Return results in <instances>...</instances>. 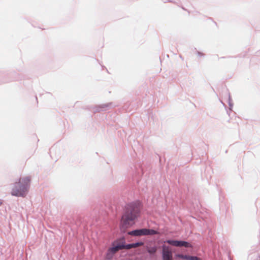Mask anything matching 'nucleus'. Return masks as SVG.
I'll use <instances>...</instances> for the list:
<instances>
[{"instance_id": "12", "label": "nucleus", "mask_w": 260, "mask_h": 260, "mask_svg": "<svg viewBox=\"0 0 260 260\" xmlns=\"http://www.w3.org/2000/svg\"><path fill=\"white\" fill-rule=\"evenodd\" d=\"M257 259L258 260H259V256L258 255L257 256Z\"/></svg>"}, {"instance_id": "6", "label": "nucleus", "mask_w": 260, "mask_h": 260, "mask_svg": "<svg viewBox=\"0 0 260 260\" xmlns=\"http://www.w3.org/2000/svg\"><path fill=\"white\" fill-rule=\"evenodd\" d=\"M123 247H122V245H118L116 246L113 247L109 249V251L112 252L113 253H115L117 251H118L119 250L122 249V248Z\"/></svg>"}, {"instance_id": "3", "label": "nucleus", "mask_w": 260, "mask_h": 260, "mask_svg": "<svg viewBox=\"0 0 260 260\" xmlns=\"http://www.w3.org/2000/svg\"><path fill=\"white\" fill-rule=\"evenodd\" d=\"M158 232L154 230L142 229L129 232L128 234L134 236H140L144 235H153L157 234Z\"/></svg>"}, {"instance_id": "8", "label": "nucleus", "mask_w": 260, "mask_h": 260, "mask_svg": "<svg viewBox=\"0 0 260 260\" xmlns=\"http://www.w3.org/2000/svg\"><path fill=\"white\" fill-rule=\"evenodd\" d=\"M143 245H144V243L143 242H137V243H132V248H136V247L142 246Z\"/></svg>"}, {"instance_id": "7", "label": "nucleus", "mask_w": 260, "mask_h": 260, "mask_svg": "<svg viewBox=\"0 0 260 260\" xmlns=\"http://www.w3.org/2000/svg\"><path fill=\"white\" fill-rule=\"evenodd\" d=\"M157 250V248L156 247H153L151 248H148L147 249L148 252L150 254H154L156 252Z\"/></svg>"}, {"instance_id": "4", "label": "nucleus", "mask_w": 260, "mask_h": 260, "mask_svg": "<svg viewBox=\"0 0 260 260\" xmlns=\"http://www.w3.org/2000/svg\"><path fill=\"white\" fill-rule=\"evenodd\" d=\"M162 260H173L172 252L170 248L166 245L162 246Z\"/></svg>"}, {"instance_id": "9", "label": "nucleus", "mask_w": 260, "mask_h": 260, "mask_svg": "<svg viewBox=\"0 0 260 260\" xmlns=\"http://www.w3.org/2000/svg\"><path fill=\"white\" fill-rule=\"evenodd\" d=\"M176 256L178 258L187 259V260H188V255H183V254H178L176 255Z\"/></svg>"}, {"instance_id": "10", "label": "nucleus", "mask_w": 260, "mask_h": 260, "mask_svg": "<svg viewBox=\"0 0 260 260\" xmlns=\"http://www.w3.org/2000/svg\"><path fill=\"white\" fill-rule=\"evenodd\" d=\"M122 247H123L122 248V249H129L131 248H132V244H129L127 245H122Z\"/></svg>"}, {"instance_id": "1", "label": "nucleus", "mask_w": 260, "mask_h": 260, "mask_svg": "<svg viewBox=\"0 0 260 260\" xmlns=\"http://www.w3.org/2000/svg\"><path fill=\"white\" fill-rule=\"evenodd\" d=\"M139 209L138 205L134 203L127 204L125 207V211L121 217L120 223V231L124 233L127 228L135 223V220L137 218Z\"/></svg>"}, {"instance_id": "5", "label": "nucleus", "mask_w": 260, "mask_h": 260, "mask_svg": "<svg viewBox=\"0 0 260 260\" xmlns=\"http://www.w3.org/2000/svg\"><path fill=\"white\" fill-rule=\"evenodd\" d=\"M165 243H167L171 245L176 246V247H182L184 246L185 247H191V245L189 243L183 241H177V240H167Z\"/></svg>"}, {"instance_id": "11", "label": "nucleus", "mask_w": 260, "mask_h": 260, "mask_svg": "<svg viewBox=\"0 0 260 260\" xmlns=\"http://www.w3.org/2000/svg\"><path fill=\"white\" fill-rule=\"evenodd\" d=\"M188 260H201V259L197 256L188 255Z\"/></svg>"}, {"instance_id": "13", "label": "nucleus", "mask_w": 260, "mask_h": 260, "mask_svg": "<svg viewBox=\"0 0 260 260\" xmlns=\"http://www.w3.org/2000/svg\"><path fill=\"white\" fill-rule=\"evenodd\" d=\"M2 202L0 201V205H2Z\"/></svg>"}, {"instance_id": "2", "label": "nucleus", "mask_w": 260, "mask_h": 260, "mask_svg": "<svg viewBox=\"0 0 260 260\" xmlns=\"http://www.w3.org/2000/svg\"><path fill=\"white\" fill-rule=\"evenodd\" d=\"M30 178L29 177L21 178L18 182H16L13 188L11 194L16 197H25L28 190Z\"/></svg>"}]
</instances>
